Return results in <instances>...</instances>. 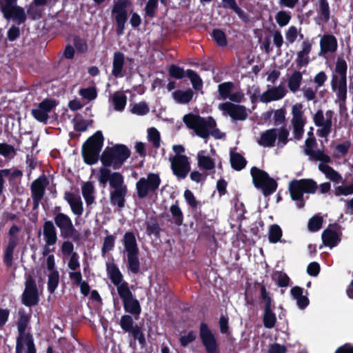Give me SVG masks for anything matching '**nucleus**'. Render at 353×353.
I'll return each mask as SVG.
<instances>
[{
  "label": "nucleus",
  "mask_w": 353,
  "mask_h": 353,
  "mask_svg": "<svg viewBox=\"0 0 353 353\" xmlns=\"http://www.w3.org/2000/svg\"><path fill=\"white\" fill-rule=\"evenodd\" d=\"M130 154L131 152L125 145L116 144L112 147L107 146L103 151L100 160L104 167L112 166L114 170H118Z\"/></svg>",
  "instance_id": "nucleus-4"
},
{
  "label": "nucleus",
  "mask_w": 353,
  "mask_h": 353,
  "mask_svg": "<svg viewBox=\"0 0 353 353\" xmlns=\"http://www.w3.org/2000/svg\"><path fill=\"white\" fill-rule=\"evenodd\" d=\"M94 187L91 181L85 182L82 186V195L87 205H92L94 201Z\"/></svg>",
  "instance_id": "nucleus-35"
},
{
  "label": "nucleus",
  "mask_w": 353,
  "mask_h": 353,
  "mask_svg": "<svg viewBox=\"0 0 353 353\" xmlns=\"http://www.w3.org/2000/svg\"><path fill=\"white\" fill-rule=\"evenodd\" d=\"M310 159L316 161H321V163L327 164L330 163L332 159L331 157L326 154L323 150H313V153L308 154Z\"/></svg>",
  "instance_id": "nucleus-51"
},
{
  "label": "nucleus",
  "mask_w": 353,
  "mask_h": 353,
  "mask_svg": "<svg viewBox=\"0 0 353 353\" xmlns=\"http://www.w3.org/2000/svg\"><path fill=\"white\" fill-rule=\"evenodd\" d=\"M0 10L6 19H12L18 25H21L26 22L27 14L23 8L17 6V4H4L0 0Z\"/></svg>",
  "instance_id": "nucleus-14"
},
{
  "label": "nucleus",
  "mask_w": 353,
  "mask_h": 353,
  "mask_svg": "<svg viewBox=\"0 0 353 353\" xmlns=\"http://www.w3.org/2000/svg\"><path fill=\"white\" fill-rule=\"evenodd\" d=\"M347 70L346 61L339 58L335 65V74L332 75L330 85L341 108L345 104L347 100Z\"/></svg>",
  "instance_id": "nucleus-2"
},
{
  "label": "nucleus",
  "mask_w": 353,
  "mask_h": 353,
  "mask_svg": "<svg viewBox=\"0 0 353 353\" xmlns=\"http://www.w3.org/2000/svg\"><path fill=\"white\" fill-rule=\"evenodd\" d=\"M269 90L272 97V101L283 99L287 93V90L282 85L270 88Z\"/></svg>",
  "instance_id": "nucleus-56"
},
{
  "label": "nucleus",
  "mask_w": 353,
  "mask_h": 353,
  "mask_svg": "<svg viewBox=\"0 0 353 353\" xmlns=\"http://www.w3.org/2000/svg\"><path fill=\"white\" fill-rule=\"evenodd\" d=\"M174 99L179 103L186 104L188 103L193 97L194 92L188 88L186 90H177L172 93Z\"/></svg>",
  "instance_id": "nucleus-33"
},
{
  "label": "nucleus",
  "mask_w": 353,
  "mask_h": 353,
  "mask_svg": "<svg viewBox=\"0 0 353 353\" xmlns=\"http://www.w3.org/2000/svg\"><path fill=\"white\" fill-rule=\"evenodd\" d=\"M303 105L301 103H296L292 106V122H305L303 119V112L302 110Z\"/></svg>",
  "instance_id": "nucleus-62"
},
{
  "label": "nucleus",
  "mask_w": 353,
  "mask_h": 353,
  "mask_svg": "<svg viewBox=\"0 0 353 353\" xmlns=\"http://www.w3.org/2000/svg\"><path fill=\"white\" fill-rule=\"evenodd\" d=\"M184 199L188 205L194 211H196L198 209H201L202 203L200 201H197L192 192L188 189L184 192Z\"/></svg>",
  "instance_id": "nucleus-42"
},
{
  "label": "nucleus",
  "mask_w": 353,
  "mask_h": 353,
  "mask_svg": "<svg viewBox=\"0 0 353 353\" xmlns=\"http://www.w3.org/2000/svg\"><path fill=\"white\" fill-rule=\"evenodd\" d=\"M234 88V84L232 81H227L220 83L218 85V92L222 99H227L230 97L232 90Z\"/></svg>",
  "instance_id": "nucleus-46"
},
{
  "label": "nucleus",
  "mask_w": 353,
  "mask_h": 353,
  "mask_svg": "<svg viewBox=\"0 0 353 353\" xmlns=\"http://www.w3.org/2000/svg\"><path fill=\"white\" fill-rule=\"evenodd\" d=\"M49 185V179L46 174L40 175L34 180L30 185V192L32 198H43L46 189Z\"/></svg>",
  "instance_id": "nucleus-18"
},
{
  "label": "nucleus",
  "mask_w": 353,
  "mask_h": 353,
  "mask_svg": "<svg viewBox=\"0 0 353 353\" xmlns=\"http://www.w3.org/2000/svg\"><path fill=\"white\" fill-rule=\"evenodd\" d=\"M159 0H148L144 8L145 17H148L152 19L155 17L158 9Z\"/></svg>",
  "instance_id": "nucleus-52"
},
{
  "label": "nucleus",
  "mask_w": 353,
  "mask_h": 353,
  "mask_svg": "<svg viewBox=\"0 0 353 353\" xmlns=\"http://www.w3.org/2000/svg\"><path fill=\"white\" fill-rule=\"evenodd\" d=\"M319 170L325 177L335 183L343 182V177L339 172L327 164L319 163Z\"/></svg>",
  "instance_id": "nucleus-29"
},
{
  "label": "nucleus",
  "mask_w": 353,
  "mask_h": 353,
  "mask_svg": "<svg viewBox=\"0 0 353 353\" xmlns=\"http://www.w3.org/2000/svg\"><path fill=\"white\" fill-rule=\"evenodd\" d=\"M145 230L148 235L154 236L155 238H159L161 228L159 225L157 216H150L145 222Z\"/></svg>",
  "instance_id": "nucleus-31"
},
{
  "label": "nucleus",
  "mask_w": 353,
  "mask_h": 353,
  "mask_svg": "<svg viewBox=\"0 0 353 353\" xmlns=\"http://www.w3.org/2000/svg\"><path fill=\"white\" fill-rule=\"evenodd\" d=\"M127 333L130 334L133 337L134 342L137 341L141 347H143L146 345V339L145 337V334L142 330L141 326L139 325L138 324H135V327L131 329V330Z\"/></svg>",
  "instance_id": "nucleus-40"
},
{
  "label": "nucleus",
  "mask_w": 353,
  "mask_h": 353,
  "mask_svg": "<svg viewBox=\"0 0 353 353\" xmlns=\"http://www.w3.org/2000/svg\"><path fill=\"white\" fill-rule=\"evenodd\" d=\"M63 198L70 205L74 214L77 216L82 214L83 206L80 196L76 195L72 192H65Z\"/></svg>",
  "instance_id": "nucleus-20"
},
{
  "label": "nucleus",
  "mask_w": 353,
  "mask_h": 353,
  "mask_svg": "<svg viewBox=\"0 0 353 353\" xmlns=\"http://www.w3.org/2000/svg\"><path fill=\"white\" fill-rule=\"evenodd\" d=\"M119 325L123 332L127 333L135 327V323L132 315L123 314L121 316Z\"/></svg>",
  "instance_id": "nucleus-48"
},
{
  "label": "nucleus",
  "mask_w": 353,
  "mask_h": 353,
  "mask_svg": "<svg viewBox=\"0 0 353 353\" xmlns=\"http://www.w3.org/2000/svg\"><path fill=\"white\" fill-rule=\"evenodd\" d=\"M187 77L190 79L192 87L195 90H200L203 87V81L200 76L193 70L188 69L186 71Z\"/></svg>",
  "instance_id": "nucleus-44"
},
{
  "label": "nucleus",
  "mask_w": 353,
  "mask_h": 353,
  "mask_svg": "<svg viewBox=\"0 0 353 353\" xmlns=\"http://www.w3.org/2000/svg\"><path fill=\"white\" fill-rule=\"evenodd\" d=\"M168 72L171 77L176 79H181L185 76V72L183 68L174 64L170 66Z\"/></svg>",
  "instance_id": "nucleus-64"
},
{
  "label": "nucleus",
  "mask_w": 353,
  "mask_h": 353,
  "mask_svg": "<svg viewBox=\"0 0 353 353\" xmlns=\"http://www.w3.org/2000/svg\"><path fill=\"white\" fill-rule=\"evenodd\" d=\"M148 140L152 143L154 148L160 147V133L155 128H151L148 130Z\"/></svg>",
  "instance_id": "nucleus-61"
},
{
  "label": "nucleus",
  "mask_w": 353,
  "mask_h": 353,
  "mask_svg": "<svg viewBox=\"0 0 353 353\" xmlns=\"http://www.w3.org/2000/svg\"><path fill=\"white\" fill-rule=\"evenodd\" d=\"M110 186L114 189L128 188L124 184V178L120 172H112L110 182Z\"/></svg>",
  "instance_id": "nucleus-43"
},
{
  "label": "nucleus",
  "mask_w": 353,
  "mask_h": 353,
  "mask_svg": "<svg viewBox=\"0 0 353 353\" xmlns=\"http://www.w3.org/2000/svg\"><path fill=\"white\" fill-rule=\"evenodd\" d=\"M56 105L54 99H46L39 103L37 108L31 110V114L37 121L46 123L48 119V113Z\"/></svg>",
  "instance_id": "nucleus-17"
},
{
  "label": "nucleus",
  "mask_w": 353,
  "mask_h": 353,
  "mask_svg": "<svg viewBox=\"0 0 353 353\" xmlns=\"http://www.w3.org/2000/svg\"><path fill=\"white\" fill-rule=\"evenodd\" d=\"M306 294H303V288L299 286H294L290 290V294L292 297L296 301V305L301 310L305 309L310 304V300L307 297L308 292H305Z\"/></svg>",
  "instance_id": "nucleus-24"
},
{
  "label": "nucleus",
  "mask_w": 353,
  "mask_h": 353,
  "mask_svg": "<svg viewBox=\"0 0 353 353\" xmlns=\"http://www.w3.org/2000/svg\"><path fill=\"white\" fill-rule=\"evenodd\" d=\"M20 229L17 225H13L10 227L8 231V242L6 246V249L14 250L19 244V239L17 236V234L19 232Z\"/></svg>",
  "instance_id": "nucleus-36"
},
{
  "label": "nucleus",
  "mask_w": 353,
  "mask_h": 353,
  "mask_svg": "<svg viewBox=\"0 0 353 353\" xmlns=\"http://www.w3.org/2000/svg\"><path fill=\"white\" fill-rule=\"evenodd\" d=\"M230 163L232 168L236 170L241 171L247 164V161L244 157L239 152L230 153Z\"/></svg>",
  "instance_id": "nucleus-34"
},
{
  "label": "nucleus",
  "mask_w": 353,
  "mask_h": 353,
  "mask_svg": "<svg viewBox=\"0 0 353 353\" xmlns=\"http://www.w3.org/2000/svg\"><path fill=\"white\" fill-rule=\"evenodd\" d=\"M39 301V292L24 290L21 296V302L24 305L27 307H32L37 305Z\"/></svg>",
  "instance_id": "nucleus-32"
},
{
  "label": "nucleus",
  "mask_w": 353,
  "mask_h": 353,
  "mask_svg": "<svg viewBox=\"0 0 353 353\" xmlns=\"http://www.w3.org/2000/svg\"><path fill=\"white\" fill-rule=\"evenodd\" d=\"M338 42L334 35L332 34H324L320 39L319 55H324L328 53H334L337 50Z\"/></svg>",
  "instance_id": "nucleus-19"
},
{
  "label": "nucleus",
  "mask_w": 353,
  "mask_h": 353,
  "mask_svg": "<svg viewBox=\"0 0 353 353\" xmlns=\"http://www.w3.org/2000/svg\"><path fill=\"white\" fill-rule=\"evenodd\" d=\"M351 147V142L345 141L342 143L336 145L334 148V155L336 157L341 156L345 157L347 154L349 150Z\"/></svg>",
  "instance_id": "nucleus-60"
},
{
  "label": "nucleus",
  "mask_w": 353,
  "mask_h": 353,
  "mask_svg": "<svg viewBox=\"0 0 353 353\" xmlns=\"http://www.w3.org/2000/svg\"><path fill=\"white\" fill-rule=\"evenodd\" d=\"M198 165L203 170H211L215 168V163L210 157L199 154Z\"/></svg>",
  "instance_id": "nucleus-45"
},
{
  "label": "nucleus",
  "mask_w": 353,
  "mask_h": 353,
  "mask_svg": "<svg viewBox=\"0 0 353 353\" xmlns=\"http://www.w3.org/2000/svg\"><path fill=\"white\" fill-rule=\"evenodd\" d=\"M199 335L206 353H219V341L209 325L201 322L199 327Z\"/></svg>",
  "instance_id": "nucleus-12"
},
{
  "label": "nucleus",
  "mask_w": 353,
  "mask_h": 353,
  "mask_svg": "<svg viewBox=\"0 0 353 353\" xmlns=\"http://www.w3.org/2000/svg\"><path fill=\"white\" fill-rule=\"evenodd\" d=\"M318 189L317 183L312 179H293L288 185L290 198L296 201L298 208L305 207L304 194H314Z\"/></svg>",
  "instance_id": "nucleus-3"
},
{
  "label": "nucleus",
  "mask_w": 353,
  "mask_h": 353,
  "mask_svg": "<svg viewBox=\"0 0 353 353\" xmlns=\"http://www.w3.org/2000/svg\"><path fill=\"white\" fill-rule=\"evenodd\" d=\"M312 43L309 40H304L302 42V50L298 52L296 63L297 66H306L310 62L308 54L312 50Z\"/></svg>",
  "instance_id": "nucleus-26"
},
{
  "label": "nucleus",
  "mask_w": 353,
  "mask_h": 353,
  "mask_svg": "<svg viewBox=\"0 0 353 353\" xmlns=\"http://www.w3.org/2000/svg\"><path fill=\"white\" fill-rule=\"evenodd\" d=\"M106 271L111 282L117 287L125 312L134 316L137 320L141 313V307L139 301L134 297L130 290L128 283L123 281V276L115 263H107Z\"/></svg>",
  "instance_id": "nucleus-1"
},
{
  "label": "nucleus",
  "mask_w": 353,
  "mask_h": 353,
  "mask_svg": "<svg viewBox=\"0 0 353 353\" xmlns=\"http://www.w3.org/2000/svg\"><path fill=\"white\" fill-rule=\"evenodd\" d=\"M161 179L158 174L149 173L147 178L141 177L136 183L137 196L140 199H145L151 193H155L161 184Z\"/></svg>",
  "instance_id": "nucleus-10"
},
{
  "label": "nucleus",
  "mask_w": 353,
  "mask_h": 353,
  "mask_svg": "<svg viewBox=\"0 0 353 353\" xmlns=\"http://www.w3.org/2000/svg\"><path fill=\"white\" fill-rule=\"evenodd\" d=\"M112 100L115 110L121 112L124 110L127 103L125 94L121 92H115L112 95Z\"/></svg>",
  "instance_id": "nucleus-39"
},
{
  "label": "nucleus",
  "mask_w": 353,
  "mask_h": 353,
  "mask_svg": "<svg viewBox=\"0 0 353 353\" xmlns=\"http://www.w3.org/2000/svg\"><path fill=\"white\" fill-rule=\"evenodd\" d=\"M53 214L54 223L59 229L60 235L62 238H66L73 231H75L72 219L69 216L61 212V207L56 206Z\"/></svg>",
  "instance_id": "nucleus-13"
},
{
  "label": "nucleus",
  "mask_w": 353,
  "mask_h": 353,
  "mask_svg": "<svg viewBox=\"0 0 353 353\" xmlns=\"http://www.w3.org/2000/svg\"><path fill=\"white\" fill-rule=\"evenodd\" d=\"M29 318L28 316L22 314L20 316L17 328L19 332V336L17 339L16 343V353H23V334L25 333Z\"/></svg>",
  "instance_id": "nucleus-23"
},
{
  "label": "nucleus",
  "mask_w": 353,
  "mask_h": 353,
  "mask_svg": "<svg viewBox=\"0 0 353 353\" xmlns=\"http://www.w3.org/2000/svg\"><path fill=\"white\" fill-rule=\"evenodd\" d=\"M272 279L276 281V284L280 288H285L289 285L290 279L286 273L276 272Z\"/></svg>",
  "instance_id": "nucleus-58"
},
{
  "label": "nucleus",
  "mask_w": 353,
  "mask_h": 353,
  "mask_svg": "<svg viewBox=\"0 0 353 353\" xmlns=\"http://www.w3.org/2000/svg\"><path fill=\"white\" fill-rule=\"evenodd\" d=\"M224 8H229L234 11L239 18L245 23L250 21L249 15L237 4L236 0H221Z\"/></svg>",
  "instance_id": "nucleus-30"
},
{
  "label": "nucleus",
  "mask_w": 353,
  "mask_h": 353,
  "mask_svg": "<svg viewBox=\"0 0 353 353\" xmlns=\"http://www.w3.org/2000/svg\"><path fill=\"white\" fill-rule=\"evenodd\" d=\"M212 37L219 47H225L228 45L226 34L221 29H214Z\"/></svg>",
  "instance_id": "nucleus-49"
},
{
  "label": "nucleus",
  "mask_w": 353,
  "mask_h": 353,
  "mask_svg": "<svg viewBox=\"0 0 353 353\" xmlns=\"http://www.w3.org/2000/svg\"><path fill=\"white\" fill-rule=\"evenodd\" d=\"M123 245L127 253L128 268L132 273L137 274L140 269L139 250L135 235L132 232H126L124 234Z\"/></svg>",
  "instance_id": "nucleus-7"
},
{
  "label": "nucleus",
  "mask_w": 353,
  "mask_h": 353,
  "mask_svg": "<svg viewBox=\"0 0 353 353\" xmlns=\"http://www.w3.org/2000/svg\"><path fill=\"white\" fill-rule=\"evenodd\" d=\"M43 234L46 246H52L57 241V229L52 221H46L43 225Z\"/></svg>",
  "instance_id": "nucleus-21"
},
{
  "label": "nucleus",
  "mask_w": 353,
  "mask_h": 353,
  "mask_svg": "<svg viewBox=\"0 0 353 353\" xmlns=\"http://www.w3.org/2000/svg\"><path fill=\"white\" fill-rule=\"evenodd\" d=\"M116 237L112 234L107 235L103 240V246L101 248L102 254H105L111 251L114 247Z\"/></svg>",
  "instance_id": "nucleus-63"
},
{
  "label": "nucleus",
  "mask_w": 353,
  "mask_h": 353,
  "mask_svg": "<svg viewBox=\"0 0 353 353\" xmlns=\"http://www.w3.org/2000/svg\"><path fill=\"white\" fill-rule=\"evenodd\" d=\"M291 17H292L289 12L281 10L276 13L275 16V19L279 26L283 27L289 23Z\"/></svg>",
  "instance_id": "nucleus-59"
},
{
  "label": "nucleus",
  "mask_w": 353,
  "mask_h": 353,
  "mask_svg": "<svg viewBox=\"0 0 353 353\" xmlns=\"http://www.w3.org/2000/svg\"><path fill=\"white\" fill-rule=\"evenodd\" d=\"M256 284L259 285L260 288V299L265 304L263 314V325L267 329H272L276 323V316L273 311L274 307V301L270 296V293L267 291L265 286L259 283Z\"/></svg>",
  "instance_id": "nucleus-9"
},
{
  "label": "nucleus",
  "mask_w": 353,
  "mask_h": 353,
  "mask_svg": "<svg viewBox=\"0 0 353 353\" xmlns=\"http://www.w3.org/2000/svg\"><path fill=\"white\" fill-rule=\"evenodd\" d=\"M130 0H115L112 9V14L114 15L116 23V32L118 36L123 34L125 26L128 21L127 8L131 6Z\"/></svg>",
  "instance_id": "nucleus-11"
},
{
  "label": "nucleus",
  "mask_w": 353,
  "mask_h": 353,
  "mask_svg": "<svg viewBox=\"0 0 353 353\" xmlns=\"http://www.w3.org/2000/svg\"><path fill=\"white\" fill-rule=\"evenodd\" d=\"M59 283V274L58 271L51 272L48 275V290L51 293H54L58 287Z\"/></svg>",
  "instance_id": "nucleus-50"
},
{
  "label": "nucleus",
  "mask_w": 353,
  "mask_h": 353,
  "mask_svg": "<svg viewBox=\"0 0 353 353\" xmlns=\"http://www.w3.org/2000/svg\"><path fill=\"white\" fill-rule=\"evenodd\" d=\"M128 188L114 189L110 193V201L112 205L117 206L119 210L125 207Z\"/></svg>",
  "instance_id": "nucleus-22"
},
{
  "label": "nucleus",
  "mask_w": 353,
  "mask_h": 353,
  "mask_svg": "<svg viewBox=\"0 0 353 353\" xmlns=\"http://www.w3.org/2000/svg\"><path fill=\"white\" fill-rule=\"evenodd\" d=\"M277 131L276 128H271L263 132L257 140L258 144L265 148L274 147L277 138Z\"/></svg>",
  "instance_id": "nucleus-25"
},
{
  "label": "nucleus",
  "mask_w": 353,
  "mask_h": 353,
  "mask_svg": "<svg viewBox=\"0 0 353 353\" xmlns=\"http://www.w3.org/2000/svg\"><path fill=\"white\" fill-rule=\"evenodd\" d=\"M125 55L123 52L117 51L113 54L112 75L116 78L123 77L122 71L125 64Z\"/></svg>",
  "instance_id": "nucleus-27"
},
{
  "label": "nucleus",
  "mask_w": 353,
  "mask_h": 353,
  "mask_svg": "<svg viewBox=\"0 0 353 353\" xmlns=\"http://www.w3.org/2000/svg\"><path fill=\"white\" fill-rule=\"evenodd\" d=\"M103 142V133L98 130L83 143L81 155L85 164L92 165L97 163Z\"/></svg>",
  "instance_id": "nucleus-5"
},
{
  "label": "nucleus",
  "mask_w": 353,
  "mask_h": 353,
  "mask_svg": "<svg viewBox=\"0 0 353 353\" xmlns=\"http://www.w3.org/2000/svg\"><path fill=\"white\" fill-rule=\"evenodd\" d=\"M250 174L254 185L257 189H261L264 196H269L276 190V181L265 170L254 166L250 170Z\"/></svg>",
  "instance_id": "nucleus-8"
},
{
  "label": "nucleus",
  "mask_w": 353,
  "mask_h": 353,
  "mask_svg": "<svg viewBox=\"0 0 353 353\" xmlns=\"http://www.w3.org/2000/svg\"><path fill=\"white\" fill-rule=\"evenodd\" d=\"M302 80V73L300 71H294L288 79V86L290 90L292 92L298 91Z\"/></svg>",
  "instance_id": "nucleus-37"
},
{
  "label": "nucleus",
  "mask_w": 353,
  "mask_h": 353,
  "mask_svg": "<svg viewBox=\"0 0 353 353\" xmlns=\"http://www.w3.org/2000/svg\"><path fill=\"white\" fill-rule=\"evenodd\" d=\"M171 169L179 179H185L190 171V163L186 155H175L170 159Z\"/></svg>",
  "instance_id": "nucleus-15"
},
{
  "label": "nucleus",
  "mask_w": 353,
  "mask_h": 353,
  "mask_svg": "<svg viewBox=\"0 0 353 353\" xmlns=\"http://www.w3.org/2000/svg\"><path fill=\"white\" fill-rule=\"evenodd\" d=\"M323 217L319 215H314L309 219L307 228L310 232H314L319 230L323 224Z\"/></svg>",
  "instance_id": "nucleus-54"
},
{
  "label": "nucleus",
  "mask_w": 353,
  "mask_h": 353,
  "mask_svg": "<svg viewBox=\"0 0 353 353\" xmlns=\"http://www.w3.org/2000/svg\"><path fill=\"white\" fill-rule=\"evenodd\" d=\"M334 230H331L330 228H326L322 233L321 238L323 243L330 248L337 245L341 241L340 235Z\"/></svg>",
  "instance_id": "nucleus-28"
},
{
  "label": "nucleus",
  "mask_w": 353,
  "mask_h": 353,
  "mask_svg": "<svg viewBox=\"0 0 353 353\" xmlns=\"http://www.w3.org/2000/svg\"><path fill=\"white\" fill-rule=\"evenodd\" d=\"M149 106L144 101L134 103L131 108V112L139 116L145 115L149 112Z\"/></svg>",
  "instance_id": "nucleus-55"
},
{
  "label": "nucleus",
  "mask_w": 353,
  "mask_h": 353,
  "mask_svg": "<svg viewBox=\"0 0 353 353\" xmlns=\"http://www.w3.org/2000/svg\"><path fill=\"white\" fill-rule=\"evenodd\" d=\"M79 95L88 101L94 100L97 97V90L94 86H90L86 88H81L79 91Z\"/></svg>",
  "instance_id": "nucleus-53"
},
{
  "label": "nucleus",
  "mask_w": 353,
  "mask_h": 353,
  "mask_svg": "<svg viewBox=\"0 0 353 353\" xmlns=\"http://www.w3.org/2000/svg\"><path fill=\"white\" fill-rule=\"evenodd\" d=\"M283 232L281 227L277 224L271 225L268 231V240L271 243H276L281 241Z\"/></svg>",
  "instance_id": "nucleus-41"
},
{
  "label": "nucleus",
  "mask_w": 353,
  "mask_h": 353,
  "mask_svg": "<svg viewBox=\"0 0 353 353\" xmlns=\"http://www.w3.org/2000/svg\"><path fill=\"white\" fill-rule=\"evenodd\" d=\"M183 121L188 128L194 130L195 134L202 139L208 138L210 130L216 127V122L211 116L203 117L199 114L189 113L183 117Z\"/></svg>",
  "instance_id": "nucleus-6"
},
{
  "label": "nucleus",
  "mask_w": 353,
  "mask_h": 353,
  "mask_svg": "<svg viewBox=\"0 0 353 353\" xmlns=\"http://www.w3.org/2000/svg\"><path fill=\"white\" fill-rule=\"evenodd\" d=\"M219 109L226 112L233 120L244 121L248 114L245 106L231 102H225L219 105Z\"/></svg>",
  "instance_id": "nucleus-16"
},
{
  "label": "nucleus",
  "mask_w": 353,
  "mask_h": 353,
  "mask_svg": "<svg viewBox=\"0 0 353 353\" xmlns=\"http://www.w3.org/2000/svg\"><path fill=\"white\" fill-rule=\"evenodd\" d=\"M42 12L43 10L40 9L39 7L34 6L33 3H30L27 6V15L29 18L32 20H39L42 17Z\"/></svg>",
  "instance_id": "nucleus-57"
},
{
  "label": "nucleus",
  "mask_w": 353,
  "mask_h": 353,
  "mask_svg": "<svg viewBox=\"0 0 353 353\" xmlns=\"http://www.w3.org/2000/svg\"><path fill=\"white\" fill-rule=\"evenodd\" d=\"M319 13L324 22L330 19V9L327 0H319Z\"/></svg>",
  "instance_id": "nucleus-47"
},
{
  "label": "nucleus",
  "mask_w": 353,
  "mask_h": 353,
  "mask_svg": "<svg viewBox=\"0 0 353 353\" xmlns=\"http://www.w3.org/2000/svg\"><path fill=\"white\" fill-rule=\"evenodd\" d=\"M170 212L172 214L173 223L177 225L181 226L183 223V214L179 205V201H175L170 208Z\"/></svg>",
  "instance_id": "nucleus-38"
}]
</instances>
